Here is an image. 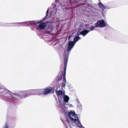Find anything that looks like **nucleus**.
<instances>
[{
  "instance_id": "obj_1",
  "label": "nucleus",
  "mask_w": 128,
  "mask_h": 128,
  "mask_svg": "<svg viewBox=\"0 0 128 128\" xmlns=\"http://www.w3.org/2000/svg\"><path fill=\"white\" fill-rule=\"evenodd\" d=\"M72 37V34H71L69 36L68 38L69 40L68 43V46L67 47V49L66 50H65L64 51V72L62 73V76L64 77V82H63V85L62 86V90L64 89V88L65 86V83L66 81V64L68 62V58L69 54V52L74 46L76 42L78 40L81 39L78 36H76L74 39L73 41L72 42V41L70 40L71 37Z\"/></svg>"
},
{
  "instance_id": "obj_2",
  "label": "nucleus",
  "mask_w": 128,
  "mask_h": 128,
  "mask_svg": "<svg viewBox=\"0 0 128 128\" xmlns=\"http://www.w3.org/2000/svg\"><path fill=\"white\" fill-rule=\"evenodd\" d=\"M66 122L68 126L66 128H74L76 126L79 128H84L78 120L77 115L74 111H71L68 113V117L66 118Z\"/></svg>"
},
{
  "instance_id": "obj_3",
  "label": "nucleus",
  "mask_w": 128,
  "mask_h": 128,
  "mask_svg": "<svg viewBox=\"0 0 128 128\" xmlns=\"http://www.w3.org/2000/svg\"><path fill=\"white\" fill-rule=\"evenodd\" d=\"M60 87V86H59L58 87H57V88L56 89V91H57V93L58 94V99L59 100V101L61 105H62V107H63V106H64V102L63 101H62L61 100V98L62 99V97L64 95V92H63V91L61 90H58V88Z\"/></svg>"
},
{
  "instance_id": "obj_4",
  "label": "nucleus",
  "mask_w": 128,
  "mask_h": 128,
  "mask_svg": "<svg viewBox=\"0 0 128 128\" xmlns=\"http://www.w3.org/2000/svg\"><path fill=\"white\" fill-rule=\"evenodd\" d=\"M1 88L2 89V90H3V93L4 94L6 93H8L10 95V96H12L13 98H20L19 95L12 93L11 92H10L6 89L4 88H0V89Z\"/></svg>"
},
{
  "instance_id": "obj_5",
  "label": "nucleus",
  "mask_w": 128,
  "mask_h": 128,
  "mask_svg": "<svg viewBox=\"0 0 128 128\" xmlns=\"http://www.w3.org/2000/svg\"><path fill=\"white\" fill-rule=\"evenodd\" d=\"M89 26L88 24H85L83 23H79L78 24L77 28L79 31L84 29H88V27Z\"/></svg>"
},
{
  "instance_id": "obj_6",
  "label": "nucleus",
  "mask_w": 128,
  "mask_h": 128,
  "mask_svg": "<svg viewBox=\"0 0 128 128\" xmlns=\"http://www.w3.org/2000/svg\"><path fill=\"white\" fill-rule=\"evenodd\" d=\"M63 97V100H62V98H61V100L62 101H63L64 102V106H63V107H62V105H61L60 103V104H59V106L61 108H62L63 109L64 108V105H65V104L64 103V102H68V101L69 99V97L66 95H64L62 97Z\"/></svg>"
},
{
  "instance_id": "obj_7",
  "label": "nucleus",
  "mask_w": 128,
  "mask_h": 128,
  "mask_svg": "<svg viewBox=\"0 0 128 128\" xmlns=\"http://www.w3.org/2000/svg\"><path fill=\"white\" fill-rule=\"evenodd\" d=\"M44 90L43 89L32 90H30L31 94H40L43 93Z\"/></svg>"
},
{
  "instance_id": "obj_8",
  "label": "nucleus",
  "mask_w": 128,
  "mask_h": 128,
  "mask_svg": "<svg viewBox=\"0 0 128 128\" xmlns=\"http://www.w3.org/2000/svg\"><path fill=\"white\" fill-rule=\"evenodd\" d=\"M96 26L97 27H102L104 26V20H99L95 24Z\"/></svg>"
},
{
  "instance_id": "obj_9",
  "label": "nucleus",
  "mask_w": 128,
  "mask_h": 128,
  "mask_svg": "<svg viewBox=\"0 0 128 128\" xmlns=\"http://www.w3.org/2000/svg\"><path fill=\"white\" fill-rule=\"evenodd\" d=\"M53 92L52 88L49 87L45 88L44 91V94L46 95L49 93H52Z\"/></svg>"
},
{
  "instance_id": "obj_10",
  "label": "nucleus",
  "mask_w": 128,
  "mask_h": 128,
  "mask_svg": "<svg viewBox=\"0 0 128 128\" xmlns=\"http://www.w3.org/2000/svg\"><path fill=\"white\" fill-rule=\"evenodd\" d=\"M46 26V24L44 22L40 23L37 25L38 29L40 30L44 29Z\"/></svg>"
},
{
  "instance_id": "obj_11",
  "label": "nucleus",
  "mask_w": 128,
  "mask_h": 128,
  "mask_svg": "<svg viewBox=\"0 0 128 128\" xmlns=\"http://www.w3.org/2000/svg\"><path fill=\"white\" fill-rule=\"evenodd\" d=\"M90 32V30H84L80 32V34L82 35L83 36H84Z\"/></svg>"
},
{
  "instance_id": "obj_12",
  "label": "nucleus",
  "mask_w": 128,
  "mask_h": 128,
  "mask_svg": "<svg viewBox=\"0 0 128 128\" xmlns=\"http://www.w3.org/2000/svg\"><path fill=\"white\" fill-rule=\"evenodd\" d=\"M104 27H105L106 28L105 29L106 30H109L111 28L110 26L105 23V22Z\"/></svg>"
},
{
  "instance_id": "obj_13",
  "label": "nucleus",
  "mask_w": 128,
  "mask_h": 128,
  "mask_svg": "<svg viewBox=\"0 0 128 128\" xmlns=\"http://www.w3.org/2000/svg\"><path fill=\"white\" fill-rule=\"evenodd\" d=\"M99 7L102 10L104 9V6L100 2V3L98 4Z\"/></svg>"
},
{
  "instance_id": "obj_14",
  "label": "nucleus",
  "mask_w": 128,
  "mask_h": 128,
  "mask_svg": "<svg viewBox=\"0 0 128 128\" xmlns=\"http://www.w3.org/2000/svg\"><path fill=\"white\" fill-rule=\"evenodd\" d=\"M48 26V28H46V29L47 30V31L48 32H50L52 31V26L50 25V26Z\"/></svg>"
},
{
  "instance_id": "obj_15",
  "label": "nucleus",
  "mask_w": 128,
  "mask_h": 128,
  "mask_svg": "<svg viewBox=\"0 0 128 128\" xmlns=\"http://www.w3.org/2000/svg\"><path fill=\"white\" fill-rule=\"evenodd\" d=\"M2 128H10L8 124L7 123L5 124L4 126H3Z\"/></svg>"
},
{
  "instance_id": "obj_16",
  "label": "nucleus",
  "mask_w": 128,
  "mask_h": 128,
  "mask_svg": "<svg viewBox=\"0 0 128 128\" xmlns=\"http://www.w3.org/2000/svg\"><path fill=\"white\" fill-rule=\"evenodd\" d=\"M95 27H96V25H95V26H91V27L89 28L90 29V30H90V31H92L95 28Z\"/></svg>"
},
{
  "instance_id": "obj_17",
  "label": "nucleus",
  "mask_w": 128,
  "mask_h": 128,
  "mask_svg": "<svg viewBox=\"0 0 128 128\" xmlns=\"http://www.w3.org/2000/svg\"><path fill=\"white\" fill-rule=\"evenodd\" d=\"M22 23H24V24H30V22H22Z\"/></svg>"
},
{
  "instance_id": "obj_18",
  "label": "nucleus",
  "mask_w": 128,
  "mask_h": 128,
  "mask_svg": "<svg viewBox=\"0 0 128 128\" xmlns=\"http://www.w3.org/2000/svg\"><path fill=\"white\" fill-rule=\"evenodd\" d=\"M49 11H50V9H49V10H47L46 12V13L47 14H46V16L48 15V12Z\"/></svg>"
},
{
  "instance_id": "obj_19",
  "label": "nucleus",
  "mask_w": 128,
  "mask_h": 128,
  "mask_svg": "<svg viewBox=\"0 0 128 128\" xmlns=\"http://www.w3.org/2000/svg\"><path fill=\"white\" fill-rule=\"evenodd\" d=\"M25 91H22L20 92V93H25Z\"/></svg>"
},
{
  "instance_id": "obj_20",
  "label": "nucleus",
  "mask_w": 128,
  "mask_h": 128,
  "mask_svg": "<svg viewBox=\"0 0 128 128\" xmlns=\"http://www.w3.org/2000/svg\"><path fill=\"white\" fill-rule=\"evenodd\" d=\"M53 12H51L50 13V14H53Z\"/></svg>"
},
{
  "instance_id": "obj_21",
  "label": "nucleus",
  "mask_w": 128,
  "mask_h": 128,
  "mask_svg": "<svg viewBox=\"0 0 128 128\" xmlns=\"http://www.w3.org/2000/svg\"><path fill=\"white\" fill-rule=\"evenodd\" d=\"M72 106V105L70 104V107H71Z\"/></svg>"
},
{
  "instance_id": "obj_22",
  "label": "nucleus",
  "mask_w": 128,
  "mask_h": 128,
  "mask_svg": "<svg viewBox=\"0 0 128 128\" xmlns=\"http://www.w3.org/2000/svg\"><path fill=\"white\" fill-rule=\"evenodd\" d=\"M27 96V95H26H26L25 96H24V97H26V96Z\"/></svg>"
},
{
  "instance_id": "obj_23",
  "label": "nucleus",
  "mask_w": 128,
  "mask_h": 128,
  "mask_svg": "<svg viewBox=\"0 0 128 128\" xmlns=\"http://www.w3.org/2000/svg\"><path fill=\"white\" fill-rule=\"evenodd\" d=\"M56 12V10H55V11L54 12V13H55Z\"/></svg>"
},
{
  "instance_id": "obj_24",
  "label": "nucleus",
  "mask_w": 128,
  "mask_h": 128,
  "mask_svg": "<svg viewBox=\"0 0 128 128\" xmlns=\"http://www.w3.org/2000/svg\"><path fill=\"white\" fill-rule=\"evenodd\" d=\"M49 23H50V24L51 23H50V22H49Z\"/></svg>"
},
{
  "instance_id": "obj_25",
  "label": "nucleus",
  "mask_w": 128,
  "mask_h": 128,
  "mask_svg": "<svg viewBox=\"0 0 128 128\" xmlns=\"http://www.w3.org/2000/svg\"><path fill=\"white\" fill-rule=\"evenodd\" d=\"M21 98H22V97H21Z\"/></svg>"
},
{
  "instance_id": "obj_26",
  "label": "nucleus",
  "mask_w": 128,
  "mask_h": 128,
  "mask_svg": "<svg viewBox=\"0 0 128 128\" xmlns=\"http://www.w3.org/2000/svg\"><path fill=\"white\" fill-rule=\"evenodd\" d=\"M104 9H105V7H104Z\"/></svg>"
}]
</instances>
